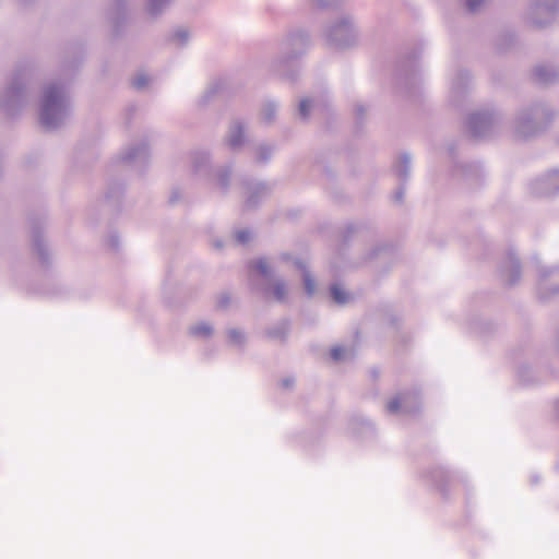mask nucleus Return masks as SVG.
Wrapping results in <instances>:
<instances>
[{
	"mask_svg": "<svg viewBox=\"0 0 559 559\" xmlns=\"http://www.w3.org/2000/svg\"><path fill=\"white\" fill-rule=\"evenodd\" d=\"M69 79L51 80L44 84L39 97V122L49 130L60 128L71 111Z\"/></svg>",
	"mask_w": 559,
	"mask_h": 559,
	"instance_id": "nucleus-1",
	"label": "nucleus"
},
{
	"mask_svg": "<svg viewBox=\"0 0 559 559\" xmlns=\"http://www.w3.org/2000/svg\"><path fill=\"white\" fill-rule=\"evenodd\" d=\"M310 44V36L305 29L287 32L280 43L278 56L270 63V72L287 82L297 81L300 71L295 61L307 52Z\"/></svg>",
	"mask_w": 559,
	"mask_h": 559,
	"instance_id": "nucleus-2",
	"label": "nucleus"
},
{
	"mask_svg": "<svg viewBox=\"0 0 559 559\" xmlns=\"http://www.w3.org/2000/svg\"><path fill=\"white\" fill-rule=\"evenodd\" d=\"M557 110L547 102L535 100L521 106L513 116L515 138L532 140L544 134L555 122Z\"/></svg>",
	"mask_w": 559,
	"mask_h": 559,
	"instance_id": "nucleus-3",
	"label": "nucleus"
},
{
	"mask_svg": "<svg viewBox=\"0 0 559 559\" xmlns=\"http://www.w3.org/2000/svg\"><path fill=\"white\" fill-rule=\"evenodd\" d=\"M29 99L26 79L16 74L0 93V110L8 117H15L28 105Z\"/></svg>",
	"mask_w": 559,
	"mask_h": 559,
	"instance_id": "nucleus-4",
	"label": "nucleus"
},
{
	"mask_svg": "<svg viewBox=\"0 0 559 559\" xmlns=\"http://www.w3.org/2000/svg\"><path fill=\"white\" fill-rule=\"evenodd\" d=\"M502 122V114L496 108H483L467 118V129L475 139H486L493 134Z\"/></svg>",
	"mask_w": 559,
	"mask_h": 559,
	"instance_id": "nucleus-5",
	"label": "nucleus"
},
{
	"mask_svg": "<svg viewBox=\"0 0 559 559\" xmlns=\"http://www.w3.org/2000/svg\"><path fill=\"white\" fill-rule=\"evenodd\" d=\"M559 11V0H531L525 12V23L536 29L549 27Z\"/></svg>",
	"mask_w": 559,
	"mask_h": 559,
	"instance_id": "nucleus-6",
	"label": "nucleus"
},
{
	"mask_svg": "<svg viewBox=\"0 0 559 559\" xmlns=\"http://www.w3.org/2000/svg\"><path fill=\"white\" fill-rule=\"evenodd\" d=\"M324 37L329 45L336 48H346L357 40V32L350 16H342L324 29Z\"/></svg>",
	"mask_w": 559,
	"mask_h": 559,
	"instance_id": "nucleus-7",
	"label": "nucleus"
},
{
	"mask_svg": "<svg viewBox=\"0 0 559 559\" xmlns=\"http://www.w3.org/2000/svg\"><path fill=\"white\" fill-rule=\"evenodd\" d=\"M421 47L414 48L403 57L397 66V84L409 93H412L420 82L418 61L421 56Z\"/></svg>",
	"mask_w": 559,
	"mask_h": 559,
	"instance_id": "nucleus-8",
	"label": "nucleus"
},
{
	"mask_svg": "<svg viewBox=\"0 0 559 559\" xmlns=\"http://www.w3.org/2000/svg\"><path fill=\"white\" fill-rule=\"evenodd\" d=\"M243 188V206L247 210L257 209L269 195L273 187L265 181H259L250 178H245L241 181Z\"/></svg>",
	"mask_w": 559,
	"mask_h": 559,
	"instance_id": "nucleus-9",
	"label": "nucleus"
},
{
	"mask_svg": "<svg viewBox=\"0 0 559 559\" xmlns=\"http://www.w3.org/2000/svg\"><path fill=\"white\" fill-rule=\"evenodd\" d=\"M537 295L543 301H548L559 295V266L539 267Z\"/></svg>",
	"mask_w": 559,
	"mask_h": 559,
	"instance_id": "nucleus-10",
	"label": "nucleus"
},
{
	"mask_svg": "<svg viewBox=\"0 0 559 559\" xmlns=\"http://www.w3.org/2000/svg\"><path fill=\"white\" fill-rule=\"evenodd\" d=\"M122 160L131 164L138 171L142 173L150 163V146L147 141L129 145L121 155Z\"/></svg>",
	"mask_w": 559,
	"mask_h": 559,
	"instance_id": "nucleus-11",
	"label": "nucleus"
},
{
	"mask_svg": "<svg viewBox=\"0 0 559 559\" xmlns=\"http://www.w3.org/2000/svg\"><path fill=\"white\" fill-rule=\"evenodd\" d=\"M531 191L537 197H551L559 192V170L552 169L534 180Z\"/></svg>",
	"mask_w": 559,
	"mask_h": 559,
	"instance_id": "nucleus-12",
	"label": "nucleus"
},
{
	"mask_svg": "<svg viewBox=\"0 0 559 559\" xmlns=\"http://www.w3.org/2000/svg\"><path fill=\"white\" fill-rule=\"evenodd\" d=\"M483 175V168L479 163L454 162L453 176L462 179L471 187L478 186Z\"/></svg>",
	"mask_w": 559,
	"mask_h": 559,
	"instance_id": "nucleus-13",
	"label": "nucleus"
},
{
	"mask_svg": "<svg viewBox=\"0 0 559 559\" xmlns=\"http://www.w3.org/2000/svg\"><path fill=\"white\" fill-rule=\"evenodd\" d=\"M247 123L239 118L234 119L225 136V144L231 151H239L246 143Z\"/></svg>",
	"mask_w": 559,
	"mask_h": 559,
	"instance_id": "nucleus-14",
	"label": "nucleus"
},
{
	"mask_svg": "<svg viewBox=\"0 0 559 559\" xmlns=\"http://www.w3.org/2000/svg\"><path fill=\"white\" fill-rule=\"evenodd\" d=\"M501 276L507 285L513 286L521 278V264L512 250H510L501 265Z\"/></svg>",
	"mask_w": 559,
	"mask_h": 559,
	"instance_id": "nucleus-15",
	"label": "nucleus"
},
{
	"mask_svg": "<svg viewBox=\"0 0 559 559\" xmlns=\"http://www.w3.org/2000/svg\"><path fill=\"white\" fill-rule=\"evenodd\" d=\"M471 83L469 72L457 70L451 81L450 97L454 104H457L466 94Z\"/></svg>",
	"mask_w": 559,
	"mask_h": 559,
	"instance_id": "nucleus-16",
	"label": "nucleus"
},
{
	"mask_svg": "<svg viewBox=\"0 0 559 559\" xmlns=\"http://www.w3.org/2000/svg\"><path fill=\"white\" fill-rule=\"evenodd\" d=\"M290 330V320L287 318H283L275 322L274 324L267 326L264 331V334L267 338L272 341H277L282 344H285L288 341Z\"/></svg>",
	"mask_w": 559,
	"mask_h": 559,
	"instance_id": "nucleus-17",
	"label": "nucleus"
},
{
	"mask_svg": "<svg viewBox=\"0 0 559 559\" xmlns=\"http://www.w3.org/2000/svg\"><path fill=\"white\" fill-rule=\"evenodd\" d=\"M191 166L197 175L210 177L212 175L210 153L204 150H197L192 152Z\"/></svg>",
	"mask_w": 559,
	"mask_h": 559,
	"instance_id": "nucleus-18",
	"label": "nucleus"
},
{
	"mask_svg": "<svg viewBox=\"0 0 559 559\" xmlns=\"http://www.w3.org/2000/svg\"><path fill=\"white\" fill-rule=\"evenodd\" d=\"M127 0H115L114 8L109 12V19L112 24V32L119 36L127 21L126 15Z\"/></svg>",
	"mask_w": 559,
	"mask_h": 559,
	"instance_id": "nucleus-19",
	"label": "nucleus"
},
{
	"mask_svg": "<svg viewBox=\"0 0 559 559\" xmlns=\"http://www.w3.org/2000/svg\"><path fill=\"white\" fill-rule=\"evenodd\" d=\"M400 409H402L404 413L411 414L418 409L417 404H413L411 402V394L403 392L400 393L397 396L392 399L386 404V411L390 414H396Z\"/></svg>",
	"mask_w": 559,
	"mask_h": 559,
	"instance_id": "nucleus-20",
	"label": "nucleus"
},
{
	"mask_svg": "<svg viewBox=\"0 0 559 559\" xmlns=\"http://www.w3.org/2000/svg\"><path fill=\"white\" fill-rule=\"evenodd\" d=\"M349 429L360 438H368L374 433L373 424L361 415H355L349 420Z\"/></svg>",
	"mask_w": 559,
	"mask_h": 559,
	"instance_id": "nucleus-21",
	"label": "nucleus"
},
{
	"mask_svg": "<svg viewBox=\"0 0 559 559\" xmlns=\"http://www.w3.org/2000/svg\"><path fill=\"white\" fill-rule=\"evenodd\" d=\"M280 104L275 99H264L259 111V120L264 126H272L277 118Z\"/></svg>",
	"mask_w": 559,
	"mask_h": 559,
	"instance_id": "nucleus-22",
	"label": "nucleus"
},
{
	"mask_svg": "<svg viewBox=\"0 0 559 559\" xmlns=\"http://www.w3.org/2000/svg\"><path fill=\"white\" fill-rule=\"evenodd\" d=\"M394 174L399 182H407L411 177L412 156L408 153L400 154L396 163L393 166Z\"/></svg>",
	"mask_w": 559,
	"mask_h": 559,
	"instance_id": "nucleus-23",
	"label": "nucleus"
},
{
	"mask_svg": "<svg viewBox=\"0 0 559 559\" xmlns=\"http://www.w3.org/2000/svg\"><path fill=\"white\" fill-rule=\"evenodd\" d=\"M224 86H225V81L222 79L212 81L206 86V88L204 90L202 95L198 98V102H197L198 107L199 108L206 107L218 95V93L223 90Z\"/></svg>",
	"mask_w": 559,
	"mask_h": 559,
	"instance_id": "nucleus-24",
	"label": "nucleus"
},
{
	"mask_svg": "<svg viewBox=\"0 0 559 559\" xmlns=\"http://www.w3.org/2000/svg\"><path fill=\"white\" fill-rule=\"evenodd\" d=\"M534 75L540 84L550 85L559 80V69L554 66H538Z\"/></svg>",
	"mask_w": 559,
	"mask_h": 559,
	"instance_id": "nucleus-25",
	"label": "nucleus"
},
{
	"mask_svg": "<svg viewBox=\"0 0 559 559\" xmlns=\"http://www.w3.org/2000/svg\"><path fill=\"white\" fill-rule=\"evenodd\" d=\"M276 150L275 143H259L253 148V162L258 165H266Z\"/></svg>",
	"mask_w": 559,
	"mask_h": 559,
	"instance_id": "nucleus-26",
	"label": "nucleus"
},
{
	"mask_svg": "<svg viewBox=\"0 0 559 559\" xmlns=\"http://www.w3.org/2000/svg\"><path fill=\"white\" fill-rule=\"evenodd\" d=\"M32 240H33L34 250L37 253L38 259L40 260V262L43 264H47L49 261L48 247L46 245V241L44 239L41 231L36 227L33 228Z\"/></svg>",
	"mask_w": 559,
	"mask_h": 559,
	"instance_id": "nucleus-27",
	"label": "nucleus"
},
{
	"mask_svg": "<svg viewBox=\"0 0 559 559\" xmlns=\"http://www.w3.org/2000/svg\"><path fill=\"white\" fill-rule=\"evenodd\" d=\"M294 264L297 269H299L302 272V283L307 296L312 297L316 293V281L313 275L307 269L306 264L301 260L296 259L294 261Z\"/></svg>",
	"mask_w": 559,
	"mask_h": 559,
	"instance_id": "nucleus-28",
	"label": "nucleus"
},
{
	"mask_svg": "<svg viewBox=\"0 0 559 559\" xmlns=\"http://www.w3.org/2000/svg\"><path fill=\"white\" fill-rule=\"evenodd\" d=\"M173 0H145L144 9L152 19L163 15L169 8Z\"/></svg>",
	"mask_w": 559,
	"mask_h": 559,
	"instance_id": "nucleus-29",
	"label": "nucleus"
},
{
	"mask_svg": "<svg viewBox=\"0 0 559 559\" xmlns=\"http://www.w3.org/2000/svg\"><path fill=\"white\" fill-rule=\"evenodd\" d=\"M316 103L311 97L301 98L297 105L295 116L300 122H308L314 110Z\"/></svg>",
	"mask_w": 559,
	"mask_h": 559,
	"instance_id": "nucleus-30",
	"label": "nucleus"
},
{
	"mask_svg": "<svg viewBox=\"0 0 559 559\" xmlns=\"http://www.w3.org/2000/svg\"><path fill=\"white\" fill-rule=\"evenodd\" d=\"M264 294H271L277 302H285L287 300V285L283 278H275L273 284L264 289Z\"/></svg>",
	"mask_w": 559,
	"mask_h": 559,
	"instance_id": "nucleus-31",
	"label": "nucleus"
},
{
	"mask_svg": "<svg viewBox=\"0 0 559 559\" xmlns=\"http://www.w3.org/2000/svg\"><path fill=\"white\" fill-rule=\"evenodd\" d=\"M214 333V328L210 322H197L189 328V334L193 337L210 338Z\"/></svg>",
	"mask_w": 559,
	"mask_h": 559,
	"instance_id": "nucleus-32",
	"label": "nucleus"
},
{
	"mask_svg": "<svg viewBox=\"0 0 559 559\" xmlns=\"http://www.w3.org/2000/svg\"><path fill=\"white\" fill-rule=\"evenodd\" d=\"M231 167L225 166L221 167L216 170V182L218 188L222 190L224 194L227 193L229 187H230V178H231Z\"/></svg>",
	"mask_w": 559,
	"mask_h": 559,
	"instance_id": "nucleus-33",
	"label": "nucleus"
},
{
	"mask_svg": "<svg viewBox=\"0 0 559 559\" xmlns=\"http://www.w3.org/2000/svg\"><path fill=\"white\" fill-rule=\"evenodd\" d=\"M330 295L333 301L337 305H346L352 296L340 284L334 283L330 286Z\"/></svg>",
	"mask_w": 559,
	"mask_h": 559,
	"instance_id": "nucleus-34",
	"label": "nucleus"
},
{
	"mask_svg": "<svg viewBox=\"0 0 559 559\" xmlns=\"http://www.w3.org/2000/svg\"><path fill=\"white\" fill-rule=\"evenodd\" d=\"M190 39V33L187 28L179 27L171 32L169 41L178 48L185 47Z\"/></svg>",
	"mask_w": 559,
	"mask_h": 559,
	"instance_id": "nucleus-35",
	"label": "nucleus"
},
{
	"mask_svg": "<svg viewBox=\"0 0 559 559\" xmlns=\"http://www.w3.org/2000/svg\"><path fill=\"white\" fill-rule=\"evenodd\" d=\"M391 248L388 245H376L370 250H368V252L362 257V261L359 262L357 265L371 262L381 255L388 254Z\"/></svg>",
	"mask_w": 559,
	"mask_h": 559,
	"instance_id": "nucleus-36",
	"label": "nucleus"
},
{
	"mask_svg": "<svg viewBox=\"0 0 559 559\" xmlns=\"http://www.w3.org/2000/svg\"><path fill=\"white\" fill-rule=\"evenodd\" d=\"M227 338L230 345L242 348L247 343L246 333L237 328H231L226 331Z\"/></svg>",
	"mask_w": 559,
	"mask_h": 559,
	"instance_id": "nucleus-37",
	"label": "nucleus"
},
{
	"mask_svg": "<svg viewBox=\"0 0 559 559\" xmlns=\"http://www.w3.org/2000/svg\"><path fill=\"white\" fill-rule=\"evenodd\" d=\"M123 192V186L120 182H111L108 185L105 198L109 203H116L120 200Z\"/></svg>",
	"mask_w": 559,
	"mask_h": 559,
	"instance_id": "nucleus-38",
	"label": "nucleus"
},
{
	"mask_svg": "<svg viewBox=\"0 0 559 559\" xmlns=\"http://www.w3.org/2000/svg\"><path fill=\"white\" fill-rule=\"evenodd\" d=\"M518 377L519 380L525 385L533 384L536 382L535 371L528 365H523L519 368Z\"/></svg>",
	"mask_w": 559,
	"mask_h": 559,
	"instance_id": "nucleus-39",
	"label": "nucleus"
},
{
	"mask_svg": "<svg viewBox=\"0 0 559 559\" xmlns=\"http://www.w3.org/2000/svg\"><path fill=\"white\" fill-rule=\"evenodd\" d=\"M250 267L259 272L262 276L271 280V267L265 258H260L250 263Z\"/></svg>",
	"mask_w": 559,
	"mask_h": 559,
	"instance_id": "nucleus-40",
	"label": "nucleus"
},
{
	"mask_svg": "<svg viewBox=\"0 0 559 559\" xmlns=\"http://www.w3.org/2000/svg\"><path fill=\"white\" fill-rule=\"evenodd\" d=\"M233 297L229 292H222L216 297V307L221 310H226L231 305Z\"/></svg>",
	"mask_w": 559,
	"mask_h": 559,
	"instance_id": "nucleus-41",
	"label": "nucleus"
},
{
	"mask_svg": "<svg viewBox=\"0 0 559 559\" xmlns=\"http://www.w3.org/2000/svg\"><path fill=\"white\" fill-rule=\"evenodd\" d=\"M235 240L239 245H247L252 238V231L248 228L236 230Z\"/></svg>",
	"mask_w": 559,
	"mask_h": 559,
	"instance_id": "nucleus-42",
	"label": "nucleus"
},
{
	"mask_svg": "<svg viewBox=\"0 0 559 559\" xmlns=\"http://www.w3.org/2000/svg\"><path fill=\"white\" fill-rule=\"evenodd\" d=\"M150 76L144 73H140L133 78L132 86L138 91H142L150 84Z\"/></svg>",
	"mask_w": 559,
	"mask_h": 559,
	"instance_id": "nucleus-43",
	"label": "nucleus"
},
{
	"mask_svg": "<svg viewBox=\"0 0 559 559\" xmlns=\"http://www.w3.org/2000/svg\"><path fill=\"white\" fill-rule=\"evenodd\" d=\"M466 10L471 13H475L479 10L486 0H464Z\"/></svg>",
	"mask_w": 559,
	"mask_h": 559,
	"instance_id": "nucleus-44",
	"label": "nucleus"
},
{
	"mask_svg": "<svg viewBox=\"0 0 559 559\" xmlns=\"http://www.w3.org/2000/svg\"><path fill=\"white\" fill-rule=\"evenodd\" d=\"M183 199V192L179 189H173L169 195V203L175 205Z\"/></svg>",
	"mask_w": 559,
	"mask_h": 559,
	"instance_id": "nucleus-45",
	"label": "nucleus"
},
{
	"mask_svg": "<svg viewBox=\"0 0 559 559\" xmlns=\"http://www.w3.org/2000/svg\"><path fill=\"white\" fill-rule=\"evenodd\" d=\"M405 194V182H399V187L393 194V199L397 203H402Z\"/></svg>",
	"mask_w": 559,
	"mask_h": 559,
	"instance_id": "nucleus-46",
	"label": "nucleus"
},
{
	"mask_svg": "<svg viewBox=\"0 0 559 559\" xmlns=\"http://www.w3.org/2000/svg\"><path fill=\"white\" fill-rule=\"evenodd\" d=\"M107 246L111 249V250H115L117 251L119 249V237L117 234L115 233H111L108 237H107Z\"/></svg>",
	"mask_w": 559,
	"mask_h": 559,
	"instance_id": "nucleus-47",
	"label": "nucleus"
},
{
	"mask_svg": "<svg viewBox=\"0 0 559 559\" xmlns=\"http://www.w3.org/2000/svg\"><path fill=\"white\" fill-rule=\"evenodd\" d=\"M345 348L341 346L333 347L331 349V357L333 360L338 361L344 357Z\"/></svg>",
	"mask_w": 559,
	"mask_h": 559,
	"instance_id": "nucleus-48",
	"label": "nucleus"
},
{
	"mask_svg": "<svg viewBox=\"0 0 559 559\" xmlns=\"http://www.w3.org/2000/svg\"><path fill=\"white\" fill-rule=\"evenodd\" d=\"M295 384V379L293 377H287L281 381V386L283 389H292Z\"/></svg>",
	"mask_w": 559,
	"mask_h": 559,
	"instance_id": "nucleus-49",
	"label": "nucleus"
},
{
	"mask_svg": "<svg viewBox=\"0 0 559 559\" xmlns=\"http://www.w3.org/2000/svg\"><path fill=\"white\" fill-rule=\"evenodd\" d=\"M366 111H367V108L364 105L358 104L355 106V112L358 118H362V116L366 114Z\"/></svg>",
	"mask_w": 559,
	"mask_h": 559,
	"instance_id": "nucleus-50",
	"label": "nucleus"
},
{
	"mask_svg": "<svg viewBox=\"0 0 559 559\" xmlns=\"http://www.w3.org/2000/svg\"><path fill=\"white\" fill-rule=\"evenodd\" d=\"M213 247L217 250H222L224 248V241L222 239H215L213 240Z\"/></svg>",
	"mask_w": 559,
	"mask_h": 559,
	"instance_id": "nucleus-51",
	"label": "nucleus"
},
{
	"mask_svg": "<svg viewBox=\"0 0 559 559\" xmlns=\"http://www.w3.org/2000/svg\"><path fill=\"white\" fill-rule=\"evenodd\" d=\"M448 151H449L450 156L453 157V155H454V145L453 144L449 145L448 146Z\"/></svg>",
	"mask_w": 559,
	"mask_h": 559,
	"instance_id": "nucleus-52",
	"label": "nucleus"
},
{
	"mask_svg": "<svg viewBox=\"0 0 559 559\" xmlns=\"http://www.w3.org/2000/svg\"><path fill=\"white\" fill-rule=\"evenodd\" d=\"M352 233H354V228L352 226H348L347 230H346V234H352Z\"/></svg>",
	"mask_w": 559,
	"mask_h": 559,
	"instance_id": "nucleus-53",
	"label": "nucleus"
},
{
	"mask_svg": "<svg viewBox=\"0 0 559 559\" xmlns=\"http://www.w3.org/2000/svg\"><path fill=\"white\" fill-rule=\"evenodd\" d=\"M556 413H557V415L559 417V400L556 403Z\"/></svg>",
	"mask_w": 559,
	"mask_h": 559,
	"instance_id": "nucleus-54",
	"label": "nucleus"
},
{
	"mask_svg": "<svg viewBox=\"0 0 559 559\" xmlns=\"http://www.w3.org/2000/svg\"><path fill=\"white\" fill-rule=\"evenodd\" d=\"M19 1H20V2H22V3H25V4H26V3H28L31 0H19Z\"/></svg>",
	"mask_w": 559,
	"mask_h": 559,
	"instance_id": "nucleus-55",
	"label": "nucleus"
}]
</instances>
